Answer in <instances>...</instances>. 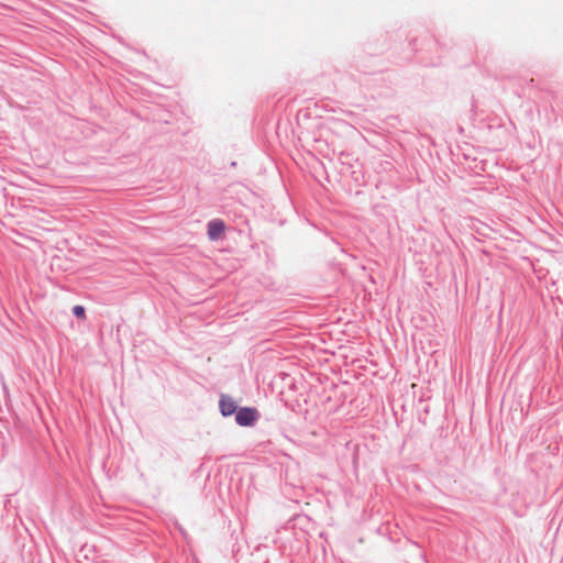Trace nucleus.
I'll return each mask as SVG.
<instances>
[{
	"mask_svg": "<svg viewBox=\"0 0 563 563\" xmlns=\"http://www.w3.org/2000/svg\"><path fill=\"white\" fill-rule=\"evenodd\" d=\"M258 418V412L255 408H241L235 416L238 424L246 427L252 426Z\"/></svg>",
	"mask_w": 563,
	"mask_h": 563,
	"instance_id": "f257e3e1",
	"label": "nucleus"
},
{
	"mask_svg": "<svg viewBox=\"0 0 563 563\" xmlns=\"http://www.w3.org/2000/svg\"><path fill=\"white\" fill-rule=\"evenodd\" d=\"M73 312L76 317L80 318V319H85L86 318V310L82 306L80 305H77L73 308Z\"/></svg>",
	"mask_w": 563,
	"mask_h": 563,
	"instance_id": "20e7f679",
	"label": "nucleus"
},
{
	"mask_svg": "<svg viewBox=\"0 0 563 563\" xmlns=\"http://www.w3.org/2000/svg\"><path fill=\"white\" fill-rule=\"evenodd\" d=\"M220 410L223 416H230L236 410L234 400L229 396H222L220 399Z\"/></svg>",
	"mask_w": 563,
	"mask_h": 563,
	"instance_id": "7ed1b4c3",
	"label": "nucleus"
},
{
	"mask_svg": "<svg viewBox=\"0 0 563 563\" xmlns=\"http://www.w3.org/2000/svg\"><path fill=\"white\" fill-rule=\"evenodd\" d=\"M225 230V224L222 220L214 219L208 223V236L211 241L218 240Z\"/></svg>",
	"mask_w": 563,
	"mask_h": 563,
	"instance_id": "f03ea898",
	"label": "nucleus"
}]
</instances>
